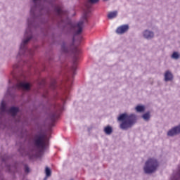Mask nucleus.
Here are the masks:
<instances>
[{"label":"nucleus","instance_id":"nucleus-1","mask_svg":"<svg viewBox=\"0 0 180 180\" xmlns=\"http://www.w3.org/2000/svg\"><path fill=\"white\" fill-rule=\"evenodd\" d=\"M46 0H32V4L30 11V15L27 18V28L24 34V38L20 46V50L17 55V60L22 57H32L34 54L33 49H27V44L33 37L32 29L36 28V19L38 15H43V12H47V8L43 5V1Z\"/></svg>","mask_w":180,"mask_h":180},{"label":"nucleus","instance_id":"nucleus-2","mask_svg":"<svg viewBox=\"0 0 180 180\" xmlns=\"http://www.w3.org/2000/svg\"><path fill=\"white\" fill-rule=\"evenodd\" d=\"M16 84L12 87H9L4 96V98L0 103V129H9V122L6 121V117L11 116L13 122H20V118L16 119V115L19 112V108L8 107V102L5 100V98L8 96H12V94L16 91L17 89L22 91H29L30 89V83L20 79H16Z\"/></svg>","mask_w":180,"mask_h":180},{"label":"nucleus","instance_id":"nucleus-3","mask_svg":"<svg viewBox=\"0 0 180 180\" xmlns=\"http://www.w3.org/2000/svg\"><path fill=\"white\" fill-rule=\"evenodd\" d=\"M34 146L33 149L27 153L30 158L39 157V155L41 154V153L47 148V146H49L47 136L41 134L35 136L34 139Z\"/></svg>","mask_w":180,"mask_h":180},{"label":"nucleus","instance_id":"nucleus-4","mask_svg":"<svg viewBox=\"0 0 180 180\" xmlns=\"http://www.w3.org/2000/svg\"><path fill=\"white\" fill-rule=\"evenodd\" d=\"M117 122H121L120 124V129L121 130H129V129H131L136 124L137 115L135 114L128 115L127 113H122L117 117Z\"/></svg>","mask_w":180,"mask_h":180},{"label":"nucleus","instance_id":"nucleus-5","mask_svg":"<svg viewBox=\"0 0 180 180\" xmlns=\"http://www.w3.org/2000/svg\"><path fill=\"white\" fill-rule=\"evenodd\" d=\"M89 12H91V8L89 6H87V10L84 11L82 18L77 25H70L71 31L74 32V37L72 39L73 43L75 41V37L78 36V34H81V33H82V29H84L85 24L88 22V13H89Z\"/></svg>","mask_w":180,"mask_h":180},{"label":"nucleus","instance_id":"nucleus-6","mask_svg":"<svg viewBox=\"0 0 180 180\" xmlns=\"http://www.w3.org/2000/svg\"><path fill=\"white\" fill-rule=\"evenodd\" d=\"M158 168V160L154 158L147 160L143 166V171L145 174H153L157 171Z\"/></svg>","mask_w":180,"mask_h":180},{"label":"nucleus","instance_id":"nucleus-7","mask_svg":"<svg viewBox=\"0 0 180 180\" xmlns=\"http://www.w3.org/2000/svg\"><path fill=\"white\" fill-rule=\"evenodd\" d=\"M180 134V124L170 129L167 131V134L169 137H174V136H177V134Z\"/></svg>","mask_w":180,"mask_h":180},{"label":"nucleus","instance_id":"nucleus-8","mask_svg":"<svg viewBox=\"0 0 180 180\" xmlns=\"http://www.w3.org/2000/svg\"><path fill=\"white\" fill-rule=\"evenodd\" d=\"M78 54H79V50L76 49L75 56L73 57V65L71 68V71H72L73 74L77 70V64H78V60H79V56H78Z\"/></svg>","mask_w":180,"mask_h":180},{"label":"nucleus","instance_id":"nucleus-9","mask_svg":"<svg viewBox=\"0 0 180 180\" xmlns=\"http://www.w3.org/2000/svg\"><path fill=\"white\" fill-rule=\"evenodd\" d=\"M142 36L144 37V39H146V40H151V39L154 38V32L145 30L142 32Z\"/></svg>","mask_w":180,"mask_h":180},{"label":"nucleus","instance_id":"nucleus-10","mask_svg":"<svg viewBox=\"0 0 180 180\" xmlns=\"http://www.w3.org/2000/svg\"><path fill=\"white\" fill-rule=\"evenodd\" d=\"M129 30V25H123L118 27L116 30L117 34H123V33H126Z\"/></svg>","mask_w":180,"mask_h":180},{"label":"nucleus","instance_id":"nucleus-11","mask_svg":"<svg viewBox=\"0 0 180 180\" xmlns=\"http://www.w3.org/2000/svg\"><path fill=\"white\" fill-rule=\"evenodd\" d=\"M55 11L58 16H60L61 19H63L64 17L67 18V12L64 11V10H63V8L60 7H56Z\"/></svg>","mask_w":180,"mask_h":180},{"label":"nucleus","instance_id":"nucleus-12","mask_svg":"<svg viewBox=\"0 0 180 180\" xmlns=\"http://www.w3.org/2000/svg\"><path fill=\"white\" fill-rule=\"evenodd\" d=\"M164 77L165 82H168V81H172V79H174V75L169 70H167L165 72Z\"/></svg>","mask_w":180,"mask_h":180},{"label":"nucleus","instance_id":"nucleus-13","mask_svg":"<svg viewBox=\"0 0 180 180\" xmlns=\"http://www.w3.org/2000/svg\"><path fill=\"white\" fill-rule=\"evenodd\" d=\"M72 84V79H69L67 86H66V91L65 93V98L68 99V92L70 91V88H71V84Z\"/></svg>","mask_w":180,"mask_h":180},{"label":"nucleus","instance_id":"nucleus-14","mask_svg":"<svg viewBox=\"0 0 180 180\" xmlns=\"http://www.w3.org/2000/svg\"><path fill=\"white\" fill-rule=\"evenodd\" d=\"M135 110L138 113H143L146 110V106L139 105L135 108Z\"/></svg>","mask_w":180,"mask_h":180},{"label":"nucleus","instance_id":"nucleus-15","mask_svg":"<svg viewBox=\"0 0 180 180\" xmlns=\"http://www.w3.org/2000/svg\"><path fill=\"white\" fill-rule=\"evenodd\" d=\"M104 132L105 134L110 136V134H112L113 133V129L110 126H107L104 128Z\"/></svg>","mask_w":180,"mask_h":180},{"label":"nucleus","instance_id":"nucleus-16","mask_svg":"<svg viewBox=\"0 0 180 180\" xmlns=\"http://www.w3.org/2000/svg\"><path fill=\"white\" fill-rule=\"evenodd\" d=\"M117 16V11L110 12L108 14V19H115Z\"/></svg>","mask_w":180,"mask_h":180},{"label":"nucleus","instance_id":"nucleus-17","mask_svg":"<svg viewBox=\"0 0 180 180\" xmlns=\"http://www.w3.org/2000/svg\"><path fill=\"white\" fill-rule=\"evenodd\" d=\"M53 108L57 110V112H61L62 110H64V105L58 104L54 105Z\"/></svg>","mask_w":180,"mask_h":180},{"label":"nucleus","instance_id":"nucleus-18","mask_svg":"<svg viewBox=\"0 0 180 180\" xmlns=\"http://www.w3.org/2000/svg\"><path fill=\"white\" fill-rule=\"evenodd\" d=\"M142 117L143 120H146V122H148L150 120V112H146L142 115Z\"/></svg>","mask_w":180,"mask_h":180},{"label":"nucleus","instance_id":"nucleus-19","mask_svg":"<svg viewBox=\"0 0 180 180\" xmlns=\"http://www.w3.org/2000/svg\"><path fill=\"white\" fill-rule=\"evenodd\" d=\"M180 58V55L179 53L178 52H174L172 55V58H173L174 60H178V58Z\"/></svg>","mask_w":180,"mask_h":180},{"label":"nucleus","instance_id":"nucleus-20","mask_svg":"<svg viewBox=\"0 0 180 180\" xmlns=\"http://www.w3.org/2000/svg\"><path fill=\"white\" fill-rule=\"evenodd\" d=\"M61 51L63 53H68V48H67V44H63L61 46Z\"/></svg>","mask_w":180,"mask_h":180},{"label":"nucleus","instance_id":"nucleus-21","mask_svg":"<svg viewBox=\"0 0 180 180\" xmlns=\"http://www.w3.org/2000/svg\"><path fill=\"white\" fill-rule=\"evenodd\" d=\"M45 174H46V178H48L49 176H51V170H50V168L46 167Z\"/></svg>","mask_w":180,"mask_h":180},{"label":"nucleus","instance_id":"nucleus-22","mask_svg":"<svg viewBox=\"0 0 180 180\" xmlns=\"http://www.w3.org/2000/svg\"><path fill=\"white\" fill-rule=\"evenodd\" d=\"M58 117V115H57V113H53L51 115V120H56V119H57Z\"/></svg>","mask_w":180,"mask_h":180},{"label":"nucleus","instance_id":"nucleus-23","mask_svg":"<svg viewBox=\"0 0 180 180\" xmlns=\"http://www.w3.org/2000/svg\"><path fill=\"white\" fill-rule=\"evenodd\" d=\"M30 172V169H29V167H27V165L25 166V172L26 174H29V172Z\"/></svg>","mask_w":180,"mask_h":180},{"label":"nucleus","instance_id":"nucleus-24","mask_svg":"<svg viewBox=\"0 0 180 180\" xmlns=\"http://www.w3.org/2000/svg\"><path fill=\"white\" fill-rule=\"evenodd\" d=\"M97 2H99V0H89V4H97Z\"/></svg>","mask_w":180,"mask_h":180},{"label":"nucleus","instance_id":"nucleus-25","mask_svg":"<svg viewBox=\"0 0 180 180\" xmlns=\"http://www.w3.org/2000/svg\"><path fill=\"white\" fill-rule=\"evenodd\" d=\"M18 67H19V65H14L13 66V68H18Z\"/></svg>","mask_w":180,"mask_h":180},{"label":"nucleus","instance_id":"nucleus-26","mask_svg":"<svg viewBox=\"0 0 180 180\" xmlns=\"http://www.w3.org/2000/svg\"><path fill=\"white\" fill-rule=\"evenodd\" d=\"M63 103H65V98H63Z\"/></svg>","mask_w":180,"mask_h":180},{"label":"nucleus","instance_id":"nucleus-27","mask_svg":"<svg viewBox=\"0 0 180 180\" xmlns=\"http://www.w3.org/2000/svg\"><path fill=\"white\" fill-rule=\"evenodd\" d=\"M81 39H82L81 37H79L78 41H81Z\"/></svg>","mask_w":180,"mask_h":180},{"label":"nucleus","instance_id":"nucleus-28","mask_svg":"<svg viewBox=\"0 0 180 180\" xmlns=\"http://www.w3.org/2000/svg\"><path fill=\"white\" fill-rule=\"evenodd\" d=\"M52 88H56V85H53V86H52Z\"/></svg>","mask_w":180,"mask_h":180},{"label":"nucleus","instance_id":"nucleus-29","mask_svg":"<svg viewBox=\"0 0 180 180\" xmlns=\"http://www.w3.org/2000/svg\"><path fill=\"white\" fill-rule=\"evenodd\" d=\"M46 179H47V177H45V178H44V180H46Z\"/></svg>","mask_w":180,"mask_h":180},{"label":"nucleus","instance_id":"nucleus-30","mask_svg":"<svg viewBox=\"0 0 180 180\" xmlns=\"http://www.w3.org/2000/svg\"><path fill=\"white\" fill-rule=\"evenodd\" d=\"M103 1H108V0H103Z\"/></svg>","mask_w":180,"mask_h":180}]
</instances>
